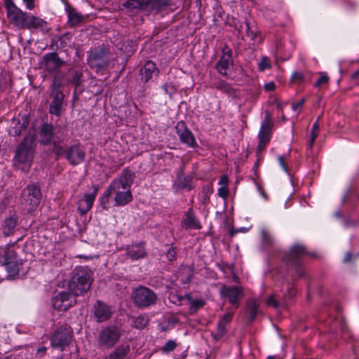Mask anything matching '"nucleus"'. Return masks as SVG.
Returning a JSON list of instances; mask_svg holds the SVG:
<instances>
[{"label":"nucleus","mask_w":359,"mask_h":359,"mask_svg":"<svg viewBox=\"0 0 359 359\" xmlns=\"http://www.w3.org/2000/svg\"><path fill=\"white\" fill-rule=\"evenodd\" d=\"M22 196L32 207L37 206L41 200V192L39 186L36 184H31L23 190Z\"/></svg>","instance_id":"2eb2a0df"},{"label":"nucleus","mask_w":359,"mask_h":359,"mask_svg":"<svg viewBox=\"0 0 359 359\" xmlns=\"http://www.w3.org/2000/svg\"><path fill=\"white\" fill-rule=\"evenodd\" d=\"M218 195L220 197L225 198L229 195V189H228V188L226 187H224V186H222L221 187H219L218 189Z\"/></svg>","instance_id":"864d4df0"},{"label":"nucleus","mask_w":359,"mask_h":359,"mask_svg":"<svg viewBox=\"0 0 359 359\" xmlns=\"http://www.w3.org/2000/svg\"><path fill=\"white\" fill-rule=\"evenodd\" d=\"M27 15V13L22 12L17 6L11 7L7 11V16L11 22L20 29H22Z\"/></svg>","instance_id":"412c9836"},{"label":"nucleus","mask_w":359,"mask_h":359,"mask_svg":"<svg viewBox=\"0 0 359 359\" xmlns=\"http://www.w3.org/2000/svg\"><path fill=\"white\" fill-rule=\"evenodd\" d=\"M148 0H127L123 6L130 9H141L147 8Z\"/></svg>","instance_id":"f704fd0d"},{"label":"nucleus","mask_w":359,"mask_h":359,"mask_svg":"<svg viewBox=\"0 0 359 359\" xmlns=\"http://www.w3.org/2000/svg\"><path fill=\"white\" fill-rule=\"evenodd\" d=\"M184 165L182 164L180 168H179L178 171L177 172V177L176 180L179 179L180 177L184 176Z\"/></svg>","instance_id":"0e129e2a"},{"label":"nucleus","mask_w":359,"mask_h":359,"mask_svg":"<svg viewBox=\"0 0 359 359\" xmlns=\"http://www.w3.org/2000/svg\"><path fill=\"white\" fill-rule=\"evenodd\" d=\"M219 294L222 298L228 299L229 302L237 309L240 304V300L243 297L244 294L242 287L223 285L219 290Z\"/></svg>","instance_id":"f8f14e48"},{"label":"nucleus","mask_w":359,"mask_h":359,"mask_svg":"<svg viewBox=\"0 0 359 359\" xmlns=\"http://www.w3.org/2000/svg\"><path fill=\"white\" fill-rule=\"evenodd\" d=\"M57 158L65 156L72 165L81 163L86 157V152L79 145H72L66 149L57 142H54V147L52 149Z\"/></svg>","instance_id":"7ed1b4c3"},{"label":"nucleus","mask_w":359,"mask_h":359,"mask_svg":"<svg viewBox=\"0 0 359 359\" xmlns=\"http://www.w3.org/2000/svg\"><path fill=\"white\" fill-rule=\"evenodd\" d=\"M93 315L97 323H103L111 318V307L100 300H97L93 306Z\"/></svg>","instance_id":"dca6fc26"},{"label":"nucleus","mask_w":359,"mask_h":359,"mask_svg":"<svg viewBox=\"0 0 359 359\" xmlns=\"http://www.w3.org/2000/svg\"><path fill=\"white\" fill-rule=\"evenodd\" d=\"M29 10H32L34 8V0H23Z\"/></svg>","instance_id":"13d9d810"},{"label":"nucleus","mask_w":359,"mask_h":359,"mask_svg":"<svg viewBox=\"0 0 359 359\" xmlns=\"http://www.w3.org/2000/svg\"><path fill=\"white\" fill-rule=\"evenodd\" d=\"M233 318V313H226L221 318L220 320L218 323H222V325H226L229 323Z\"/></svg>","instance_id":"3c124183"},{"label":"nucleus","mask_w":359,"mask_h":359,"mask_svg":"<svg viewBox=\"0 0 359 359\" xmlns=\"http://www.w3.org/2000/svg\"><path fill=\"white\" fill-rule=\"evenodd\" d=\"M135 174L128 169L123 170L118 178L114 179L111 184L121 187L123 189H130L133 183Z\"/></svg>","instance_id":"5701e85b"},{"label":"nucleus","mask_w":359,"mask_h":359,"mask_svg":"<svg viewBox=\"0 0 359 359\" xmlns=\"http://www.w3.org/2000/svg\"><path fill=\"white\" fill-rule=\"evenodd\" d=\"M74 334L72 327L65 324L60 325L50 336L52 347L63 351L71 343Z\"/></svg>","instance_id":"0eeeda50"},{"label":"nucleus","mask_w":359,"mask_h":359,"mask_svg":"<svg viewBox=\"0 0 359 359\" xmlns=\"http://www.w3.org/2000/svg\"><path fill=\"white\" fill-rule=\"evenodd\" d=\"M273 123L262 122L259 134V144L257 146V152L262 151L266 144L269 142L271 136V129Z\"/></svg>","instance_id":"6ab92c4d"},{"label":"nucleus","mask_w":359,"mask_h":359,"mask_svg":"<svg viewBox=\"0 0 359 359\" xmlns=\"http://www.w3.org/2000/svg\"><path fill=\"white\" fill-rule=\"evenodd\" d=\"M270 65L269 63H267L266 61L262 60V62L259 64V69L261 70H264L265 68L269 67Z\"/></svg>","instance_id":"774afa93"},{"label":"nucleus","mask_w":359,"mask_h":359,"mask_svg":"<svg viewBox=\"0 0 359 359\" xmlns=\"http://www.w3.org/2000/svg\"><path fill=\"white\" fill-rule=\"evenodd\" d=\"M93 271L88 267L76 268L72 271L71 279L68 282V289L71 295L75 297L87 294L93 282Z\"/></svg>","instance_id":"f257e3e1"},{"label":"nucleus","mask_w":359,"mask_h":359,"mask_svg":"<svg viewBox=\"0 0 359 359\" xmlns=\"http://www.w3.org/2000/svg\"><path fill=\"white\" fill-rule=\"evenodd\" d=\"M306 81V76L303 72H294L290 77V82L294 84L300 85Z\"/></svg>","instance_id":"a19ab883"},{"label":"nucleus","mask_w":359,"mask_h":359,"mask_svg":"<svg viewBox=\"0 0 359 359\" xmlns=\"http://www.w3.org/2000/svg\"><path fill=\"white\" fill-rule=\"evenodd\" d=\"M226 325H222V323H217V331L215 334H212V337L215 340L221 339L226 332Z\"/></svg>","instance_id":"37998d69"},{"label":"nucleus","mask_w":359,"mask_h":359,"mask_svg":"<svg viewBox=\"0 0 359 359\" xmlns=\"http://www.w3.org/2000/svg\"><path fill=\"white\" fill-rule=\"evenodd\" d=\"M22 29H39L44 33L49 30L47 22L43 19L29 14Z\"/></svg>","instance_id":"4be33fe9"},{"label":"nucleus","mask_w":359,"mask_h":359,"mask_svg":"<svg viewBox=\"0 0 359 359\" xmlns=\"http://www.w3.org/2000/svg\"><path fill=\"white\" fill-rule=\"evenodd\" d=\"M262 244L265 248L272 247L275 244V239L273 236L266 229L261 230Z\"/></svg>","instance_id":"e433bc0d"},{"label":"nucleus","mask_w":359,"mask_h":359,"mask_svg":"<svg viewBox=\"0 0 359 359\" xmlns=\"http://www.w3.org/2000/svg\"><path fill=\"white\" fill-rule=\"evenodd\" d=\"M278 161H279V163H280V165L281 166V168L285 172H288L287 165L285 163V157L283 156H278Z\"/></svg>","instance_id":"6e6d98bb"},{"label":"nucleus","mask_w":359,"mask_h":359,"mask_svg":"<svg viewBox=\"0 0 359 359\" xmlns=\"http://www.w3.org/2000/svg\"><path fill=\"white\" fill-rule=\"evenodd\" d=\"M330 77L320 73V77L316 80L313 86L315 88H325L329 82Z\"/></svg>","instance_id":"c03bdc74"},{"label":"nucleus","mask_w":359,"mask_h":359,"mask_svg":"<svg viewBox=\"0 0 359 359\" xmlns=\"http://www.w3.org/2000/svg\"><path fill=\"white\" fill-rule=\"evenodd\" d=\"M175 130L182 142L192 148L198 146L194 135L186 127L184 122H178L175 126Z\"/></svg>","instance_id":"f3484780"},{"label":"nucleus","mask_w":359,"mask_h":359,"mask_svg":"<svg viewBox=\"0 0 359 359\" xmlns=\"http://www.w3.org/2000/svg\"><path fill=\"white\" fill-rule=\"evenodd\" d=\"M148 323V316L141 315L133 319L132 325L137 329H143L147 325Z\"/></svg>","instance_id":"58836bf2"},{"label":"nucleus","mask_w":359,"mask_h":359,"mask_svg":"<svg viewBox=\"0 0 359 359\" xmlns=\"http://www.w3.org/2000/svg\"><path fill=\"white\" fill-rule=\"evenodd\" d=\"M232 51L226 45L222 48V55L215 65L217 72L223 76H227L233 65Z\"/></svg>","instance_id":"ddd939ff"},{"label":"nucleus","mask_w":359,"mask_h":359,"mask_svg":"<svg viewBox=\"0 0 359 359\" xmlns=\"http://www.w3.org/2000/svg\"><path fill=\"white\" fill-rule=\"evenodd\" d=\"M352 254L351 252H347L344 257L343 262L344 263L351 262Z\"/></svg>","instance_id":"e2e57ef3"},{"label":"nucleus","mask_w":359,"mask_h":359,"mask_svg":"<svg viewBox=\"0 0 359 359\" xmlns=\"http://www.w3.org/2000/svg\"><path fill=\"white\" fill-rule=\"evenodd\" d=\"M309 255L312 257H316L315 252H307L304 245L297 243L292 245L288 252H285L283 257V260L288 266L294 268L298 277H302L304 275V271L302 266L300 258L304 255Z\"/></svg>","instance_id":"f03ea898"},{"label":"nucleus","mask_w":359,"mask_h":359,"mask_svg":"<svg viewBox=\"0 0 359 359\" xmlns=\"http://www.w3.org/2000/svg\"><path fill=\"white\" fill-rule=\"evenodd\" d=\"M72 34L71 33H65L57 38L53 39L50 45L52 49L56 46L57 50H65L71 46Z\"/></svg>","instance_id":"bb28decb"},{"label":"nucleus","mask_w":359,"mask_h":359,"mask_svg":"<svg viewBox=\"0 0 359 359\" xmlns=\"http://www.w3.org/2000/svg\"><path fill=\"white\" fill-rule=\"evenodd\" d=\"M183 224L187 228L198 229L201 228L199 222L196 217L191 214L188 213L185 219H183Z\"/></svg>","instance_id":"4c0bfd02"},{"label":"nucleus","mask_w":359,"mask_h":359,"mask_svg":"<svg viewBox=\"0 0 359 359\" xmlns=\"http://www.w3.org/2000/svg\"><path fill=\"white\" fill-rule=\"evenodd\" d=\"M93 192L86 194L83 198L80 201L78 210L81 215H86L92 208L93 202L97 194L99 187L97 185H93Z\"/></svg>","instance_id":"aec40b11"},{"label":"nucleus","mask_w":359,"mask_h":359,"mask_svg":"<svg viewBox=\"0 0 359 359\" xmlns=\"http://www.w3.org/2000/svg\"><path fill=\"white\" fill-rule=\"evenodd\" d=\"M111 60L110 53L104 47L92 50L88 58V64L91 68L101 69L107 67Z\"/></svg>","instance_id":"1a4fd4ad"},{"label":"nucleus","mask_w":359,"mask_h":359,"mask_svg":"<svg viewBox=\"0 0 359 359\" xmlns=\"http://www.w3.org/2000/svg\"><path fill=\"white\" fill-rule=\"evenodd\" d=\"M43 59L46 69L50 72H53L59 69L65 63L64 61L59 57L57 53L55 52L46 54Z\"/></svg>","instance_id":"b1692460"},{"label":"nucleus","mask_w":359,"mask_h":359,"mask_svg":"<svg viewBox=\"0 0 359 359\" xmlns=\"http://www.w3.org/2000/svg\"><path fill=\"white\" fill-rule=\"evenodd\" d=\"M14 126L11 127L9 130V135L13 137H17L21 135L22 132L27 128L29 124V118L27 115L21 116V118L13 119Z\"/></svg>","instance_id":"a878e982"},{"label":"nucleus","mask_w":359,"mask_h":359,"mask_svg":"<svg viewBox=\"0 0 359 359\" xmlns=\"http://www.w3.org/2000/svg\"><path fill=\"white\" fill-rule=\"evenodd\" d=\"M259 304L254 299H250L247 302L246 314L248 316V323H252L256 318L259 313Z\"/></svg>","instance_id":"473e14b6"},{"label":"nucleus","mask_w":359,"mask_h":359,"mask_svg":"<svg viewBox=\"0 0 359 359\" xmlns=\"http://www.w3.org/2000/svg\"><path fill=\"white\" fill-rule=\"evenodd\" d=\"M46 350H47V348L46 346H42V347L38 348L37 353H36L37 355L39 358L43 357L45 355Z\"/></svg>","instance_id":"052dcab7"},{"label":"nucleus","mask_w":359,"mask_h":359,"mask_svg":"<svg viewBox=\"0 0 359 359\" xmlns=\"http://www.w3.org/2000/svg\"><path fill=\"white\" fill-rule=\"evenodd\" d=\"M184 299H185V296L183 297L174 292H170L168 294V299L175 305H181Z\"/></svg>","instance_id":"a18cd8bd"},{"label":"nucleus","mask_w":359,"mask_h":359,"mask_svg":"<svg viewBox=\"0 0 359 359\" xmlns=\"http://www.w3.org/2000/svg\"><path fill=\"white\" fill-rule=\"evenodd\" d=\"M304 102H305V99L302 98L299 102L292 104V109L294 111H298L299 109V108L303 105Z\"/></svg>","instance_id":"5fc2aeb1"},{"label":"nucleus","mask_w":359,"mask_h":359,"mask_svg":"<svg viewBox=\"0 0 359 359\" xmlns=\"http://www.w3.org/2000/svg\"><path fill=\"white\" fill-rule=\"evenodd\" d=\"M18 224V218L11 216L6 218L1 225L2 233L5 237L13 235Z\"/></svg>","instance_id":"c85d7f7f"},{"label":"nucleus","mask_w":359,"mask_h":359,"mask_svg":"<svg viewBox=\"0 0 359 359\" xmlns=\"http://www.w3.org/2000/svg\"><path fill=\"white\" fill-rule=\"evenodd\" d=\"M262 122L273 123L271 114L269 111H268V110L265 111V117Z\"/></svg>","instance_id":"4d7b16f0"},{"label":"nucleus","mask_w":359,"mask_h":359,"mask_svg":"<svg viewBox=\"0 0 359 359\" xmlns=\"http://www.w3.org/2000/svg\"><path fill=\"white\" fill-rule=\"evenodd\" d=\"M191 182L192 177L191 175H187L176 180L175 184L180 189H187V190L189 191L193 189Z\"/></svg>","instance_id":"72a5a7b5"},{"label":"nucleus","mask_w":359,"mask_h":359,"mask_svg":"<svg viewBox=\"0 0 359 359\" xmlns=\"http://www.w3.org/2000/svg\"><path fill=\"white\" fill-rule=\"evenodd\" d=\"M276 88V84L273 81L266 83L264 85V90H274Z\"/></svg>","instance_id":"680f3d73"},{"label":"nucleus","mask_w":359,"mask_h":359,"mask_svg":"<svg viewBox=\"0 0 359 359\" xmlns=\"http://www.w3.org/2000/svg\"><path fill=\"white\" fill-rule=\"evenodd\" d=\"M228 177L226 175H223L219 179V184L222 186L226 187L228 184Z\"/></svg>","instance_id":"69168bd1"},{"label":"nucleus","mask_w":359,"mask_h":359,"mask_svg":"<svg viewBox=\"0 0 359 359\" xmlns=\"http://www.w3.org/2000/svg\"><path fill=\"white\" fill-rule=\"evenodd\" d=\"M71 81L75 85L74 88H77L81 83V74L79 72H72L71 74Z\"/></svg>","instance_id":"09e8293b"},{"label":"nucleus","mask_w":359,"mask_h":359,"mask_svg":"<svg viewBox=\"0 0 359 359\" xmlns=\"http://www.w3.org/2000/svg\"><path fill=\"white\" fill-rule=\"evenodd\" d=\"M359 200V194L351 188L347 189L342 198L341 204L345 206L351 207Z\"/></svg>","instance_id":"7c9ffc66"},{"label":"nucleus","mask_w":359,"mask_h":359,"mask_svg":"<svg viewBox=\"0 0 359 359\" xmlns=\"http://www.w3.org/2000/svg\"><path fill=\"white\" fill-rule=\"evenodd\" d=\"M113 194H115L114 201L117 206H123L129 203L133 200V195L130 189H123L121 187L111 184Z\"/></svg>","instance_id":"a211bd4d"},{"label":"nucleus","mask_w":359,"mask_h":359,"mask_svg":"<svg viewBox=\"0 0 359 359\" xmlns=\"http://www.w3.org/2000/svg\"><path fill=\"white\" fill-rule=\"evenodd\" d=\"M111 194H113V191L112 189H111L110 184L108 189L103 193L102 196L100 198V205L103 209H108L107 204L109 203V196Z\"/></svg>","instance_id":"ea45409f"},{"label":"nucleus","mask_w":359,"mask_h":359,"mask_svg":"<svg viewBox=\"0 0 359 359\" xmlns=\"http://www.w3.org/2000/svg\"><path fill=\"white\" fill-rule=\"evenodd\" d=\"M4 4H5V7L6 8V11L9 10L10 8H11V7H15L16 6L13 0H4Z\"/></svg>","instance_id":"bf43d9fd"},{"label":"nucleus","mask_w":359,"mask_h":359,"mask_svg":"<svg viewBox=\"0 0 359 359\" xmlns=\"http://www.w3.org/2000/svg\"><path fill=\"white\" fill-rule=\"evenodd\" d=\"M266 303L267 305L269 306H271L274 308H278V306H279V303L278 301H276L275 299H274V297L273 295H271L269 296L266 300Z\"/></svg>","instance_id":"603ef678"},{"label":"nucleus","mask_w":359,"mask_h":359,"mask_svg":"<svg viewBox=\"0 0 359 359\" xmlns=\"http://www.w3.org/2000/svg\"><path fill=\"white\" fill-rule=\"evenodd\" d=\"M167 5V0H148L147 8L160 10L163 6Z\"/></svg>","instance_id":"79ce46f5"},{"label":"nucleus","mask_w":359,"mask_h":359,"mask_svg":"<svg viewBox=\"0 0 359 359\" xmlns=\"http://www.w3.org/2000/svg\"><path fill=\"white\" fill-rule=\"evenodd\" d=\"M59 132L60 130L55 128L52 124L43 123L39 128V141L40 144L43 145L53 144V148L54 147V142L60 144L63 137L58 135Z\"/></svg>","instance_id":"6e6552de"},{"label":"nucleus","mask_w":359,"mask_h":359,"mask_svg":"<svg viewBox=\"0 0 359 359\" xmlns=\"http://www.w3.org/2000/svg\"><path fill=\"white\" fill-rule=\"evenodd\" d=\"M146 251L142 243L133 245L127 248V255L133 260L144 258Z\"/></svg>","instance_id":"c756f323"},{"label":"nucleus","mask_w":359,"mask_h":359,"mask_svg":"<svg viewBox=\"0 0 359 359\" xmlns=\"http://www.w3.org/2000/svg\"><path fill=\"white\" fill-rule=\"evenodd\" d=\"M76 304V299L67 292H60L52 298V306L59 311H67Z\"/></svg>","instance_id":"4468645a"},{"label":"nucleus","mask_w":359,"mask_h":359,"mask_svg":"<svg viewBox=\"0 0 359 359\" xmlns=\"http://www.w3.org/2000/svg\"><path fill=\"white\" fill-rule=\"evenodd\" d=\"M177 347V344L173 340H168L161 348V351L164 353L172 351Z\"/></svg>","instance_id":"de8ad7c7"},{"label":"nucleus","mask_w":359,"mask_h":359,"mask_svg":"<svg viewBox=\"0 0 359 359\" xmlns=\"http://www.w3.org/2000/svg\"><path fill=\"white\" fill-rule=\"evenodd\" d=\"M131 298L134 305L139 309H145L153 306L158 299L157 294L152 290L144 286L133 289Z\"/></svg>","instance_id":"20e7f679"},{"label":"nucleus","mask_w":359,"mask_h":359,"mask_svg":"<svg viewBox=\"0 0 359 359\" xmlns=\"http://www.w3.org/2000/svg\"><path fill=\"white\" fill-rule=\"evenodd\" d=\"M66 11L69 22L72 26H76L84 20V16L69 4L66 7Z\"/></svg>","instance_id":"2f4dec72"},{"label":"nucleus","mask_w":359,"mask_h":359,"mask_svg":"<svg viewBox=\"0 0 359 359\" xmlns=\"http://www.w3.org/2000/svg\"><path fill=\"white\" fill-rule=\"evenodd\" d=\"M33 144L34 138L30 135H26L16 149L14 157L15 163L30 165L34 154Z\"/></svg>","instance_id":"423d86ee"},{"label":"nucleus","mask_w":359,"mask_h":359,"mask_svg":"<svg viewBox=\"0 0 359 359\" xmlns=\"http://www.w3.org/2000/svg\"><path fill=\"white\" fill-rule=\"evenodd\" d=\"M168 249L166 250V257L169 261H173L176 259V250L172 246L167 245Z\"/></svg>","instance_id":"8fccbe9b"},{"label":"nucleus","mask_w":359,"mask_h":359,"mask_svg":"<svg viewBox=\"0 0 359 359\" xmlns=\"http://www.w3.org/2000/svg\"><path fill=\"white\" fill-rule=\"evenodd\" d=\"M159 69L151 60H147L143 67L140 69V81L147 87L150 86V83H154L159 74Z\"/></svg>","instance_id":"9b49d317"},{"label":"nucleus","mask_w":359,"mask_h":359,"mask_svg":"<svg viewBox=\"0 0 359 359\" xmlns=\"http://www.w3.org/2000/svg\"><path fill=\"white\" fill-rule=\"evenodd\" d=\"M53 100L50 104V113L55 116H60L62 110L65 95L62 91H52Z\"/></svg>","instance_id":"393cba45"},{"label":"nucleus","mask_w":359,"mask_h":359,"mask_svg":"<svg viewBox=\"0 0 359 359\" xmlns=\"http://www.w3.org/2000/svg\"><path fill=\"white\" fill-rule=\"evenodd\" d=\"M0 256L3 258L1 262L10 273L15 274L18 272V260L14 245H8L0 249Z\"/></svg>","instance_id":"9d476101"},{"label":"nucleus","mask_w":359,"mask_h":359,"mask_svg":"<svg viewBox=\"0 0 359 359\" xmlns=\"http://www.w3.org/2000/svg\"><path fill=\"white\" fill-rule=\"evenodd\" d=\"M245 25L246 35L249 36L252 40H255L257 36V30L252 29V28L250 27V23L248 20L245 22Z\"/></svg>","instance_id":"49530a36"},{"label":"nucleus","mask_w":359,"mask_h":359,"mask_svg":"<svg viewBox=\"0 0 359 359\" xmlns=\"http://www.w3.org/2000/svg\"><path fill=\"white\" fill-rule=\"evenodd\" d=\"M130 351L128 344H123L117 346L112 352L107 355L104 359H125Z\"/></svg>","instance_id":"cd10ccee"},{"label":"nucleus","mask_w":359,"mask_h":359,"mask_svg":"<svg viewBox=\"0 0 359 359\" xmlns=\"http://www.w3.org/2000/svg\"><path fill=\"white\" fill-rule=\"evenodd\" d=\"M185 299L191 304V308H190L191 313H196L200 308L203 307L205 305L204 301H203L201 299H193L190 294H187L185 295Z\"/></svg>","instance_id":"c9c22d12"},{"label":"nucleus","mask_w":359,"mask_h":359,"mask_svg":"<svg viewBox=\"0 0 359 359\" xmlns=\"http://www.w3.org/2000/svg\"><path fill=\"white\" fill-rule=\"evenodd\" d=\"M319 119H320V116L317 118V120L313 124L311 131H313H313L314 132H318V129H319L318 121H319Z\"/></svg>","instance_id":"338daca9"},{"label":"nucleus","mask_w":359,"mask_h":359,"mask_svg":"<svg viewBox=\"0 0 359 359\" xmlns=\"http://www.w3.org/2000/svg\"><path fill=\"white\" fill-rule=\"evenodd\" d=\"M122 334L120 327L116 325H107L100 330L97 344L100 346L111 348L119 341Z\"/></svg>","instance_id":"39448f33"}]
</instances>
